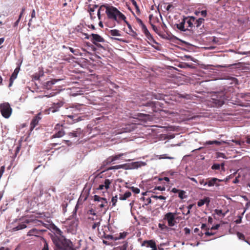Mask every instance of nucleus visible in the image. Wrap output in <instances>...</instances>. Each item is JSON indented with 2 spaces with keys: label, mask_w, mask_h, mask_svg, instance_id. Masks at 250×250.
Returning a JSON list of instances; mask_svg holds the SVG:
<instances>
[{
  "label": "nucleus",
  "mask_w": 250,
  "mask_h": 250,
  "mask_svg": "<svg viewBox=\"0 0 250 250\" xmlns=\"http://www.w3.org/2000/svg\"><path fill=\"white\" fill-rule=\"evenodd\" d=\"M104 8H105V13L108 19L113 20L118 23H120L122 21L126 19L125 16L117 8L108 5H103L100 7L97 12L99 19H101V11H104Z\"/></svg>",
  "instance_id": "f257e3e1"
},
{
  "label": "nucleus",
  "mask_w": 250,
  "mask_h": 250,
  "mask_svg": "<svg viewBox=\"0 0 250 250\" xmlns=\"http://www.w3.org/2000/svg\"><path fill=\"white\" fill-rule=\"evenodd\" d=\"M53 241L56 247L62 248L63 250H77L80 247L74 248L72 243L63 237H55L53 239Z\"/></svg>",
  "instance_id": "f03ea898"
},
{
  "label": "nucleus",
  "mask_w": 250,
  "mask_h": 250,
  "mask_svg": "<svg viewBox=\"0 0 250 250\" xmlns=\"http://www.w3.org/2000/svg\"><path fill=\"white\" fill-rule=\"evenodd\" d=\"M226 96L223 92H215L212 94L210 104L211 107L218 108L224 104L226 100Z\"/></svg>",
  "instance_id": "7ed1b4c3"
},
{
  "label": "nucleus",
  "mask_w": 250,
  "mask_h": 250,
  "mask_svg": "<svg viewBox=\"0 0 250 250\" xmlns=\"http://www.w3.org/2000/svg\"><path fill=\"white\" fill-rule=\"evenodd\" d=\"M175 216L176 213L172 212H168L165 215L164 219L167 221L168 226L173 227L175 226L176 223Z\"/></svg>",
  "instance_id": "20e7f679"
},
{
  "label": "nucleus",
  "mask_w": 250,
  "mask_h": 250,
  "mask_svg": "<svg viewBox=\"0 0 250 250\" xmlns=\"http://www.w3.org/2000/svg\"><path fill=\"white\" fill-rule=\"evenodd\" d=\"M54 130H55L56 132L51 137V139L60 138L65 135V131L62 128V125H61L59 124H57L55 125Z\"/></svg>",
  "instance_id": "39448f33"
},
{
  "label": "nucleus",
  "mask_w": 250,
  "mask_h": 250,
  "mask_svg": "<svg viewBox=\"0 0 250 250\" xmlns=\"http://www.w3.org/2000/svg\"><path fill=\"white\" fill-rule=\"evenodd\" d=\"M224 181V180H221L217 178H208L206 179V184L208 187L216 186L217 187L220 186L219 182Z\"/></svg>",
  "instance_id": "423d86ee"
},
{
  "label": "nucleus",
  "mask_w": 250,
  "mask_h": 250,
  "mask_svg": "<svg viewBox=\"0 0 250 250\" xmlns=\"http://www.w3.org/2000/svg\"><path fill=\"white\" fill-rule=\"evenodd\" d=\"M94 200L95 201L100 202L101 203L99 205L100 208H103L107 205L108 202L107 200L103 197H101L98 195H95L94 196Z\"/></svg>",
  "instance_id": "0eeeda50"
},
{
  "label": "nucleus",
  "mask_w": 250,
  "mask_h": 250,
  "mask_svg": "<svg viewBox=\"0 0 250 250\" xmlns=\"http://www.w3.org/2000/svg\"><path fill=\"white\" fill-rule=\"evenodd\" d=\"M124 155V153H120L118 155L110 156L104 163L106 165L110 164L112 162L120 159Z\"/></svg>",
  "instance_id": "6e6552de"
},
{
  "label": "nucleus",
  "mask_w": 250,
  "mask_h": 250,
  "mask_svg": "<svg viewBox=\"0 0 250 250\" xmlns=\"http://www.w3.org/2000/svg\"><path fill=\"white\" fill-rule=\"evenodd\" d=\"M133 118L137 119L139 120L144 122H147L151 120V117L148 114L139 113Z\"/></svg>",
  "instance_id": "1a4fd4ad"
},
{
  "label": "nucleus",
  "mask_w": 250,
  "mask_h": 250,
  "mask_svg": "<svg viewBox=\"0 0 250 250\" xmlns=\"http://www.w3.org/2000/svg\"><path fill=\"white\" fill-rule=\"evenodd\" d=\"M41 113L38 114L32 119L30 123V131H32L35 127L38 124L39 121L41 119Z\"/></svg>",
  "instance_id": "9d476101"
},
{
  "label": "nucleus",
  "mask_w": 250,
  "mask_h": 250,
  "mask_svg": "<svg viewBox=\"0 0 250 250\" xmlns=\"http://www.w3.org/2000/svg\"><path fill=\"white\" fill-rule=\"evenodd\" d=\"M91 41L95 45H97L98 42H103L104 41L103 38L96 34H91Z\"/></svg>",
  "instance_id": "9b49d317"
},
{
  "label": "nucleus",
  "mask_w": 250,
  "mask_h": 250,
  "mask_svg": "<svg viewBox=\"0 0 250 250\" xmlns=\"http://www.w3.org/2000/svg\"><path fill=\"white\" fill-rule=\"evenodd\" d=\"M171 192H172L173 193H178V197L181 200L186 199L188 197V195H186V192L184 190L178 189H177V188H174L172 189Z\"/></svg>",
  "instance_id": "f8f14e48"
},
{
  "label": "nucleus",
  "mask_w": 250,
  "mask_h": 250,
  "mask_svg": "<svg viewBox=\"0 0 250 250\" xmlns=\"http://www.w3.org/2000/svg\"><path fill=\"white\" fill-rule=\"evenodd\" d=\"M186 19H183L180 23H179L178 24H176V25L177 28L178 29H179L182 31H186L187 30H188V29H186L184 26V25L186 23Z\"/></svg>",
  "instance_id": "ddd939ff"
},
{
  "label": "nucleus",
  "mask_w": 250,
  "mask_h": 250,
  "mask_svg": "<svg viewBox=\"0 0 250 250\" xmlns=\"http://www.w3.org/2000/svg\"><path fill=\"white\" fill-rule=\"evenodd\" d=\"M210 202L209 198L208 197H205L203 199L200 200L197 202V205L198 207H200L203 206L205 204H207L208 205Z\"/></svg>",
  "instance_id": "4468645a"
},
{
  "label": "nucleus",
  "mask_w": 250,
  "mask_h": 250,
  "mask_svg": "<svg viewBox=\"0 0 250 250\" xmlns=\"http://www.w3.org/2000/svg\"><path fill=\"white\" fill-rule=\"evenodd\" d=\"M81 134V130L80 128H77L75 131L68 133V135L72 137H79Z\"/></svg>",
  "instance_id": "2eb2a0df"
},
{
  "label": "nucleus",
  "mask_w": 250,
  "mask_h": 250,
  "mask_svg": "<svg viewBox=\"0 0 250 250\" xmlns=\"http://www.w3.org/2000/svg\"><path fill=\"white\" fill-rule=\"evenodd\" d=\"M131 195V193L130 191H127L124 194H120L119 199L121 200H125Z\"/></svg>",
  "instance_id": "dca6fc26"
},
{
  "label": "nucleus",
  "mask_w": 250,
  "mask_h": 250,
  "mask_svg": "<svg viewBox=\"0 0 250 250\" xmlns=\"http://www.w3.org/2000/svg\"><path fill=\"white\" fill-rule=\"evenodd\" d=\"M63 104V103L62 101H57V102L53 103L52 107L54 109H57V108L61 107Z\"/></svg>",
  "instance_id": "f3484780"
},
{
  "label": "nucleus",
  "mask_w": 250,
  "mask_h": 250,
  "mask_svg": "<svg viewBox=\"0 0 250 250\" xmlns=\"http://www.w3.org/2000/svg\"><path fill=\"white\" fill-rule=\"evenodd\" d=\"M109 34L112 36L120 37L121 36L120 31L117 29L110 30L109 31Z\"/></svg>",
  "instance_id": "a211bd4d"
},
{
  "label": "nucleus",
  "mask_w": 250,
  "mask_h": 250,
  "mask_svg": "<svg viewBox=\"0 0 250 250\" xmlns=\"http://www.w3.org/2000/svg\"><path fill=\"white\" fill-rule=\"evenodd\" d=\"M2 116L5 118H8L12 113V110H0Z\"/></svg>",
  "instance_id": "6ab92c4d"
},
{
  "label": "nucleus",
  "mask_w": 250,
  "mask_h": 250,
  "mask_svg": "<svg viewBox=\"0 0 250 250\" xmlns=\"http://www.w3.org/2000/svg\"><path fill=\"white\" fill-rule=\"evenodd\" d=\"M39 234V232L36 229H33L30 230L28 232V233H27V235L28 236H37Z\"/></svg>",
  "instance_id": "aec40b11"
},
{
  "label": "nucleus",
  "mask_w": 250,
  "mask_h": 250,
  "mask_svg": "<svg viewBox=\"0 0 250 250\" xmlns=\"http://www.w3.org/2000/svg\"><path fill=\"white\" fill-rule=\"evenodd\" d=\"M141 27H142V30L143 32L144 33L145 35L148 38V39H149L150 38H151V36L150 33L149 32L148 30H147L146 25L145 24L142 25V26H141Z\"/></svg>",
  "instance_id": "412c9836"
},
{
  "label": "nucleus",
  "mask_w": 250,
  "mask_h": 250,
  "mask_svg": "<svg viewBox=\"0 0 250 250\" xmlns=\"http://www.w3.org/2000/svg\"><path fill=\"white\" fill-rule=\"evenodd\" d=\"M126 166V164L116 165V166L110 167H108L107 168V169L108 170L118 169H120V168H125V169H126V168H125Z\"/></svg>",
  "instance_id": "4be33fe9"
},
{
  "label": "nucleus",
  "mask_w": 250,
  "mask_h": 250,
  "mask_svg": "<svg viewBox=\"0 0 250 250\" xmlns=\"http://www.w3.org/2000/svg\"><path fill=\"white\" fill-rule=\"evenodd\" d=\"M128 246V242L126 241H124L123 242V245L118 246L116 249L118 250H126Z\"/></svg>",
  "instance_id": "5701e85b"
},
{
  "label": "nucleus",
  "mask_w": 250,
  "mask_h": 250,
  "mask_svg": "<svg viewBox=\"0 0 250 250\" xmlns=\"http://www.w3.org/2000/svg\"><path fill=\"white\" fill-rule=\"evenodd\" d=\"M0 109H12L8 103H4L0 104Z\"/></svg>",
  "instance_id": "b1692460"
},
{
  "label": "nucleus",
  "mask_w": 250,
  "mask_h": 250,
  "mask_svg": "<svg viewBox=\"0 0 250 250\" xmlns=\"http://www.w3.org/2000/svg\"><path fill=\"white\" fill-rule=\"evenodd\" d=\"M61 79H53L50 81H47L46 83V86L47 87H50L51 85L56 83L57 82L61 81Z\"/></svg>",
  "instance_id": "393cba45"
},
{
  "label": "nucleus",
  "mask_w": 250,
  "mask_h": 250,
  "mask_svg": "<svg viewBox=\"0 0 250 250\" xmlns=\"http://www.w3.org/2000/svg\"><path fill=\"white\" fill-rule=\"evenodd\" d=\"M20 68V66L17 67L16 68V69L14 70V72L12 73L10 78H11L12 80H15L17 78L18 74L19 72Z\"/></svg>",
  "instance_id": "a878e982"
},
{
  "label": "nucleus",
  "mask_w": 250,
  "mask_h": 250,
  "mask_svg": "<svg viewBox=\"0 0 250 250\" xmlns=\"http://www.w3.org/2000/svg\"><path fill=\"white\" fill-rule=\"evenodd\" d=\"M98 6L95 5L93 7H90L89 9V12L91 19L95 18V16H94V12L95 11V9L97 8Z\"/></svg>",
  "instance_id": "bb28decb"
},
{
  "label": "nucleus",
  "mask_w": 250,
  "mask_h": 250,
  "mask_svg": "<svg viewBox=\"0 0 250 250\" xmlns=\"http://www.w3.org/2000/svg\"><path fill=\"white\" fill-rule=\"evenodd\" d=\"M25 228H26V225L25 224H19L17 227H16L15 228H13V231H17V230H21V229H24Z\"/></svg>",
  "instance_id": "cd10ccee"
},
{
  "label": "nucleus",
  "mask_w": 250,
  "mask_h": 250,
  "mask_svg": "<svg viewBox=\"0 0 250 250\" xmlns=\"http://www.w3.org/2000/svg\"><path fill=\"white\" fill-rule=\"evenodd\" d=\"M184 19H186V23H187L188 24V27H192L193 26V22L195 21L194 18H191L190 19H188V18H185Z\"/></svg>",
  "instance_id": "c85d7f7f"
},
{
  "label": "nucleus",
  "mask_w": 250,
  "mask_h": 250,
  "mask_svg": "<svg viewBox=\"0 0 250 250\" xmlns=\"http://www.w3.org/2000/svg\"><path fill=\"white\" fill-rule=\"evenodd\" d=\"M67 116H68V117H69L70 119H72L73 121L74 122H78L79 121L82 120V119H81V117H78L76 115H68Z\"/></svg>",
  "instance_id": "c756f323"
},
{
  "label": "nucleus",
  "mask_w": 250,
  "mask_h": 250,
  "mask_svg": "<svg viewBox=\"0 0 250 250\" xmlns=\"http://www.w3.org/2000/svg\"><path fill=\"white\" fill-rule=\"evenodd\" d=\"M213 144H215L216 145L220 146L221 145V142L216 141V140L208 141L206 142V145H213Z\"/></svg>",
  "instance_id": "7c9ffc66"
},
{
  "label": "nucleus",
  "mask_w": 250,
  "mask_h": 250,
  "mask_svg": "<svg viewBox=\"0 0 250 250\" xmlns=\"http://www.w3.org/2000/svg\"><path fill=\"white\" fill-rule=\"evenodd\" d=\"M157 157L159 159H167L172 160V159H174V158L173 157L167 156V154L157 155Z\"/></svg>",
  "instance_id": "2f4dec72"
},
{
  "label": "nucleus",
  "mask_w": 250,
  "mask_h": 250,
  "mask_svg": "<svg viewBox=\"0 0 250 250\" xmlns=\"http://www.w3.org/2000/svg\"><path fill=\"white\" fill-rule=\"evenodd\" d=\"M204 21V19L203 18H199L198 20H197L195 22V25L197 27H200L201 24L203 23Z\"/></svg>",
  "instance_id": "473e14b6"
},
{
  "label": "nucleus",
  "mask_w": 250,
  "mask_h": 250,
  "mask_svg": "<svg viewBox=\"0 0 250 250\" xmlns=\"http://www.w3.org/2000/svg\"><path fill=\"white\" fill-rule=\"evenodd\" d=\"M126 234H127V233L125 232H124L123 233H120L119 237H115L114 240H117L120 239H124L126 237Z\"/></svg>",
  "instance_id": "72a5a7b5"
},
{
  "label": "nucleus",
  "mask_w": 250,
  "mask_h": 250,
  "mask_svg": "<svg viewBox=\"0 0 250 250\" xmlns=\"http://www.w3.org/2000/svg\"><path fill=\"white\" fill-rule=\"evenodd\" d=\"M110 184H111V182L109 179H105L104 182V188L106 189H107L109 188V185H110Z\"/></svg>",
  "instance_id": "f704fd0d"
},
{
  "label": "nucleus",
  "mask_w": 250,
  "mask_h": 250,
  "mask_svg": "<svg viewBox=\"0 0 250 250\" xmlns=\"http://www.w3.org/2000/svg\"><path fill=\"white\" fill-rule=\"evenodd\" d=\"M117 200H118L117 195H115V196L112 197V198L111 199V202H112L113 207H115L116 205Z\"/></svg>",
  "instance_id": "c9c22d12"
},
{
  "label": "nucleus",
  "mask_w": 250,
  "mask_h": 250,
  "mask_svg": "<svg viewBox=\"0 0 250 250\" xmlns=\"http://www.w3.org/2000/svg\"><path fill=\"white\" fill-rule=\"evenodd\" d=\"M151 198L155 199L156 200L157 199H160V200H165L166 199V197L164 196H157V195H152L151 196Z\"/></svg>",
  "instance_id": "e433bc0d"
},
{
  "label": "nucleus",
  "mask_w": 250,
  "mask_h": 250,
  "mask_svg": "<svg viewBox=\"0 0 250 250\" xmlns=\"http://www.w3.org/2000/svg\"><path fill=\"white\" fill-rule=\"evenodd\" d=\"M236 234L239 239L246 241L245 240V237L243 233L239 232H237Z\"/></svg>",
  "instance_id": "4c0bfd02"
},
{
  "label": "nucleus",
  "mask_w": 250,
  "mask_h": 250,
  "mask_svg": "<svg viewBox=\"0 0 250 250\" xmlns=\"http://www.w3.org/2000/svg\"><path fill=\"white\" fill-rule=\"evenodd\" d=\"M130 189H131L132 192H133L135 194H138V193H140V190L138 188H135V187H132L130 188Z\"/></svg>",
  "instance_id": "58836bf2"
},
{
  "label": "nucleus",
  "mask_w": 250,
  "mask_h": 250,
  "mask_svg": "<svg viewBox=\"0 0 250 250\" xmlns=\"http://www.w3.org/2000/svg\"><path fill=\"white\" fill-rule=\"evenodd\" d=\"M220 168V165L218 164H214L211 166V169L213 170H218Z\"/></svg>",
  "instance_id": "ea45409f"
},
{
  "label": "nucleus",
  "mask_w": 250,
  "mask_h": 250,
  "mask_svg": "<svg viewBox=\"0 0 250 250\" xmlns=\"http://www.w3.org/2000/svg\"><path fill=\"white\" fill-rule=\"evenodd\" d=\"M232 142L235 143L236 145H238V146H241V145H243L244 143V142H241V141H239V140H232Z\"/></svg>",
  "instance_id": "a19ab883"
},
{
  "label": "nucleus",
  "mask_w": 250,
  "mask_h": 250,
  "mask_svg": "<svg viewBox=\"0 0 250 250\" xmlns=\"http://www.w3.org/2000/svg\"><path fill=\"white\" fill-rule=\"evenodd\" d=\"M156 189H158L159 190H161V191H164V190H165L166 189V188L164 187V186H158V187H156L154 188V190H156Z\"/></svg>",
  "instance_id": "79ce46f5"
},
{
  "label": "nucleus",
  "mask_w": 250,
  "mask_h": 250,
  "mask_svg": "<svg viewBox=\"0 0 250 250\" xmlns=\"http://www.w3.org/2000/svg\"><path fill=\"white\" fill-rule=\"evenodd\" d=\"M214 213L218 215H221V214L222 213V210L221 209H215L214 210Z\"/></svg>",
  "instance_id": "37998d69"
},
{
  "label": "nucleus",
  "mask_w": 250,
  "mask_h": 250,
  "mask_svg": "<svg viewBox=\"0 0 250 250\" xmlns=\"http://www.w3.org/2000/svg\"><path fill=\"white\" fill-rule=\"evenodd\" d=\"M199 183L201 184V185H203L204 186H206L207 185V184H206V179L205 180V179H199Z\"/></svg>",
  "instance_id": "c03bdc74"
},
{
  "label": "nucleus",
  "mask_w": 250,
  "mask_h": 250,
  "mask_svg": "<svg viewBox=\"0 0 250 250\" xmlns=\"http://www.w3.org/2000/svg\"><path fill=\"white\" fill-rule=\"evenodd\" d=\"M151 26H152V28L153 29V30L157 34H159V30L158 29V28L155 26L153 24H151Z\"/></svg>",
  "instance_id": "a18cd8bd"
},
{
  "label": "nucleus",
  "mask_w": 250,
  "mask_h": 250,
  "mask_svg": "<svg viewBox=\"0 0 250 250\" xmlns=\"http://www.w3.org/2000/svg\"><path fill=\"white\" fill-rule=\"evenodd\" d=\"M69 49L70 51L73 53L74 55H77L78 51L74 49L73 48L69 47Z\"/></svg>",
  "instance_id": "49530a36"
},
{
  "label": "nucleus",
  "mask_w": 250,
  "mask_h": 250,
  "mask_svg": "<svg viewBox=\"0 0 250 250\" xmlns=\"http://www.w3.org/2000/svg\"><path fill=\"white\" fill-rule=\"evenodd\" d=\"M217 157H221V158H226V156H225V154H224L223 153L218 152L217 153Z\"/></svg>",
  "instance_id": "de8ad7c7"
},
{
  "label": "nucleus",
  "mask_w": 250,
  "mask_h": 250,
  "mask_svg": "<svg viewBox=\"0 0 250 250\" xmlns=\"http://www.w3.org/2000/svg\"><path fill=\"white\" fill-rule=\"evenodd\" d=\"M184 231H185V233L186 235L189 234L190 233V229L188 228H185L184 229Z\"/></svg>",
  "instance_id": "09e8293b"
},
{
  "label": "nucleus",
  "mask_w": 250,
  "mask_h": 250,
  "mask_svg": "<svg viewBox=\"0 0 250 250\" xmlns=\"http://www.w3.org/2000/svg\"><path fill=\"white\" fill-rule=\"evenodd\" d=\"M88 213L89 214H91V215H96V213L95 212V211L92 208L90 209V210H89V211H88Z\"/></svg>",
  "instance_id": "8fccbe9b"
},
{
  "label": "nucleus",
  "mask_w": 250,
  "mask_h": 250,
  "mask_svg": "<svg viewBox=\"0 0 250 250\" xmlns=\"http://www.w3.org/2000/svg\"><path fill=\"white\" fill-rule=\"evenodd\" d=\"M242 222V217L241 216H238V218L235 221L236 224H240Z\"/></svg>",
  "instance_id": "3c124183"
},
{
  "label": "nucleus",
  "mask_w": 250,
  "mask_h": 250,
  "mask_svg": "<svg viewBox=\"0 0 250 250\" xmlns=\"http://www.w3.org/2000/svg\"><path fill=\"white\" fill-rule=\"evenodd\" d=\"M100 225V223L99 222H98V223H94L92 226V229H96V227H97L98 226H99Z\"/></svg>",
  "instance_id": "603ef678"
},
{
  "label": "nucleus",
  "mask_w": 250,
  "mask_h": 250,
  "mask_svg": "<svg viewBox=\"0 0 250 250\" xmlns=\"http://www.w3.org/2000/svg\"><path fill=\"white\" fill-rule=\"evenodd\" d=\"M42 250H49L48 245L46 242L44 244V246H43V247Z\"/></svg>",
  "instance_id": "864d4df0"
},
{
  "label": "nucleus",
  "mask_w": 250,
  "mask_h": 250,
  "mask_svg": "<svg viewBox=\"0 0 250 250\" xmlns=\"http://www.w3.org/2000/svg\"><path fill=\"white\" fill-rule=\"evenodd\" d=\"M205 235H207V236H211V235H214L215 233H213V232H209L208 231V230L205 233Z\"/></svg>",
  "instance_id": "5fc2aeb1"
},
{
  "label": "nucleus",
  "mask_w": 250,
  "mask_h": 250,
  "mask_svg": "<svg viewBox=\"0 0 250 250\" xmlns=\"http://www.w3.org/2000/svg\"><path fill=\"white\" fill-rule=\"evenodd\" d=\"M158 227L162 229L167 228V226L165 224H159Z\"/></svg>",
  "instance_id": "6e6d98bb"
},
{
  "label": "nucleus",
  "mask_w": 250,
  "mask_h": 250,
  "mask_svg": "<svg viewBox=\"0 0 250 250\" xmlns=\"http://www.w3.org/2000/svg\"><path fill=\"white\" fill-rule=\"evenodd\" d=\"M219 227H220V225L219 224H216V225H215L214 226H212L211 228V229H218Z\"/></svg>",
  "instance_id": "4d7b16f0"
},
{
  "label": "nucleus",
  "mask_w": 250,
  "mask_h": 250,
  "mask_svg": "<svg viewBox=\"0 0 250 250\" xmlns=\"http://www.w3.org/2000/svg\"><path fill=\"white\" fill-rule=\"evenodd\" d=\"M201 15L203 17H206L207 16V11L203 10L201 12Z\"/></svg>",
  "instance_id": "13d9d810"
},
{
  "label": "nucleus",
  "mask_w": 250,
  "mask_h": 250,
  "mask_svg": "<svg viewBox=\"0 0 250 250\" xmlns=\"http://www.w3.org/2000/svg\"><path fill=\"white\" fill-rule=\"evenodd\" d=\"M25 8L24 7L22 8L21 11V12L20 13V15L19 16V18L21 19V17H22V15L23 14V12L25 11Z\"/></svg>",
  "instance_id": "bf43d9fd"
},
{
  "label": "nucleus",
  "mask_w": 250,
  "mask_h": 250,
  "mask_svg": "<svg viewBox=\"0 0 250 250\" xmlns=\"http://www.w3.org/2000/svg\"><path fill=\"white\" fill-rule=\"evenodd\" d=\"M35 15H36V13H35V10L34 9H33L32 11V13H31V18H34L35 17Z\"/></svg>",
  "instance_id": "052dcab7"
},
{
  "label": "nucleus",
  "mask_w": 250,
  "mask_h": 250,
  "mask_svg": "<svg viewBox=\"0 0 250 250\" xmlns=\"http://www.w3.org/2000/svg\"><path fill=\"white\" fill-rule=\"evenodd\" d=\"M201 229H206L207 230H209V229L207 228V225L205 224H202V225L201 226Z\"/></svg>",
  "instance_id": "680f3d73"
},
{
  "label": "nucleus",
  "mask_w": 250,
  "mask_h": 250,
  "mask_svg": "<svg viewBox=\"0 0 250 250\" xmlns=\"http://www.w3.org/2000/svg\"><path fill=\"white\" fill-rule=\"evenodd\" d=\"M85 35V38L86 39H90L91 40V35H89L87 34H84Z\"/></svg>",
  "instance_id": "e2e57ef3"
},
{
  "label": "nucleus",
  "mask_w": 250,
  "mask_h": 250,
  "mask_svg": "<svg viewBox=\"0 0 250 250\" xmlns=\"http://www.w3.org/2000/svg\"><path fill=\"white\" fill-rule=\"evenodd\" d=\"M123 21L127 24L128 27L129 29H131V25L126 21V19L125 20H123Z\"/></svg>",
  "instance_id": "0e129e2a"
},
{
  "label": "nucleus",
  "mask_w": 250,
  "mask_h": 250,
  "mask_svg": "<svg viewBox=\"0 0 250 250\" xmlns=\"http://www.w3.org/2000/svg\"><path fill=\"white\" fill-rule=\"evenodd\" d=\"M104 187V185H103V184L100 185H99V188H98V189H100V190L103 189Z\"/></svg>",
  "instance_id": "69168bd1"
},
{
  "label": "nucleus",
  "mask_w": 250,
  "mask_h": 250,
  "mask_svg": "<svg viewBox=\"0 0 250 250\" xmlns=\"http://www.w3.org/2000/svg\"><path fill=\"white\" fill-rule=\"evenodd\" d=\"M0 250H10L8 248H5V247H1L0 248Z\"/></svg>",
  "instance_id": "338daca9"
},
{
  "label": "nucleus",
  "mask_w": 250,
  "mask_h": 250,
  "mask_svg": "<svg viewBox=\"0 0 250 250\" xmlns=\"http://www.w3.org/2000/svg\"><path fill=\"white\" fill-rule=\"evenodd\" d=\"M246 142L248 143V144H250V138L249 137H247L246 138Z\"/></svg>",
  "instance_id": "774afa93"
}]
</instances>
